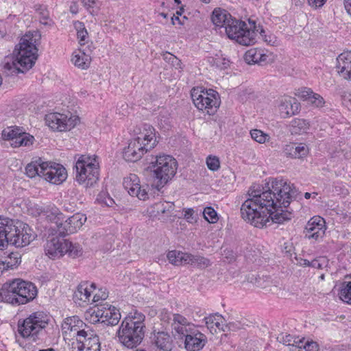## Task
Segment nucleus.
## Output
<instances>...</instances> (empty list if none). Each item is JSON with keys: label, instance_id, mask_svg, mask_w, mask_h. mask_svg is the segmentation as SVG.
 <instances>
[{"label": "nucleus", "instance_id": "nucleus-31", "mask_svg": "<svg viewBox=\"0 0 351 351\" xmlns=\"http://www.w3.org/2000/svg\"><path fill=\"white\" fill-rule=\"evenodd\" d=\"M91 289H95L94 283L84 282L80 283L74 293V299L84 302H89L91 296Z\"/></svg>", "mask_w": 351, "mask_h": 351}, {"label": "nucleus", "instance_id": "nucleus-27", "mask_svg": "<svg viewBox=\"0 0 351 351\" xmlns=\"http://www.w3.org/2000/svg\"><path fill=\"white\" fill-rule=\"evenodd\" d=\"M308 146L302 143H290L284 148L285 154L293 158H304L308 155Z\"/></svg>", "mask_w": 351, "mask_h": 351}, {"label": "nucleus", "instance_id": "nucleus-1", "mask_svg": "<svg viewBox=\"0 0 351 351\" xmlns=\"http://www.w3.org/2000/svg\"><path fill=\"white\" fill-rule=\"evenodd\" d=\"M297 194L293 184L282 179L272 180L271 187L263 192L259 186H252L248 191L249 197L241 205V217L254 227H266L269 222V212L279 204L289 205Z\"/></svg>", "mask_w": 351, "mask_h": 351}, {"label": "nucleus", "instance_id": "nucleus-47", "mask_svg": "<svg viewBox=\"0 0 351 351\" xmlns=\"http://www.w3.org/2000/svg\"><path fill=\"white\" fill-rule=\"evenodd\" d=\"M97 201L103 205L112 206L114 204V199L110 196L107 191H101L97 197Z\"/></svg>", "mask_w": 351, "mask_h": 351}, {"label": "nucleus", "instance_id": "nucleus-60", "mask_svg": "<svg viewBox=\"0 0 351 351\" xmlns=\"http://www.w3.org/2000/svg\"><path fill=\"white\" fill-rule=\"evenodd\" d=\"M308 266L313 268L320 269L322 267V263H320L319 260L314 259L311 262H308Z\"/></svg>", "mask_w": 351, "mask_h": 351}, {"label": "nucleus", "instance_id": "nucleus-26", "mask_svg": "<svg viewBox=\"0 0 351 351\" xmlns=\"http://www.w3.org/2000/svg\"><path fill=\"white\" fill-rule=\"evenodd\" d=\"M289 205L285 206L282 204H279L276 208L269 212V222L267 226L272 223H282L291 219L293 215L288 210H284L282 208H287Z\"/></svg>", "mask_w": 351, "mask_h": 351}, {"label": "nucleus", "instance_id": "nucleus-30", "mask_svg": "<svg viewBox=\"0 0 351 351\" xmlns=\"http://www.w3.org/2000/svg\"><path fill=\"white\" fill-rule=\"evenodd\" d=\"M74 65L82 69H87L91 62V56L85 49H78L73 52L71 58Z\"/></svg>", "mask_w": 351, "mask_h": 351}, {"label": "nucleus", "instance_id": "nucleus-10", "mask_svg": "<svg viewBox=\"0 0 351 351\" xmlns=\"http://www.w3.org/2000/svg\"><path fill=\"white\" fill-rule=\"evenodd\" d=\"M98 162L95 158L82 156L75 163L76 180L86 187L93 186L99 180Z\"/></svg>", "mask_w": 351, "mask_h": 351}, {"label": "nucleus", "instance_id": "nucleus-50", "mask_svg": "<svg viewBox=\"0 0 351 351\" xmlns=\"http://www.w3.org/2000/svg\"><path fill=\"white\" fill-rule=\"evenodd\" d=\"M206 165L210 170L215 171L220 167L219 159L217 156H208L206 158Z\"/></svg>", "mask_w": 351, "mask_h": 351}, {"label": "nucleus", "instance_id": "nucleus-5", "mask_svg": "<svg viewBox=\"0 0 351 351\" xmlns=\"http://www.w3.org/2000/svg\"><path fill=\"white\" fill-rule=\"evenodd\" d=\"M37 293V288L32 282L15 279L3 285L0 299L13 305H21L32 301Z\"/></svg>", "mask_w": 351, "mask_h": 351}, {"label": "nucleus", "instance_id": "nucleus-8", "mask_svg": "<svg viewBox=\"0 0 351 351\" xmlns=\"http://www.w3.org/2000/svg\"><path fill=\"white\" fill-rule=\"evenodd\" d=\"M248 25L243 21L232 18L224 28L229 38L235 40L240 45L248 46L255 43L256 32L258 31L254 21L250 19Z\"/></svg>", "mask_w": 351, "mask_h": 351}, {"label": "nucleus", "instance_id": "nucleus-21", "mask_svg": "<svg viewBox=\"0 0 351 351\" xmlns=\"http://www.w3.org/2000/svg\"><path fill=\"white\" fill-rule=\"evenodd\" d=\"M247 64H258L264 65L274 61V56L272 53L262 49L253 48L249 49L244 56Z\"/></svg>", "mask_w": 351, "mask_h": 351}, {"label": "nucleus", "instance_id": "nucleus-34", "mask_svg": "<svg viewBox=\"0 0 351 351\" xmlns=\"http://www.w3.org/2000/svg\"><path fill=\"white\" fill-rule=\"evenodd\" d=\"M309 123L303 119H294L290 124V131L292 134L306 133L309 129Z\"/></svg>", "mask_w": 351, "mask_h": 351}, {"label": "nucleus", "instance_id": "nucleus-39", "mask_svg": "<svg viewBox=\"0 0 351 351\" xmlns=\"http://www.w3.org/2000/svg\"><path fill=\"white\" fill-rule=\"evenodd\" d=\"M190 255V261L187 263V264H190L193 267H197L200 269H204L210 265V261L209 259L199 256V255H193L189 254Z\"/></svg>", "mask_w": 351, "mask_h": 351}, {"label": "nucleus", "instance_id": "nucleus-63", "mask_svg": "<svg viewBox=\"0 0 351 351\" xmlns=\"http://www.w3.org/2000/svg\"><path fill=\"white\" fill-rule=\"evenodd\" d=\"M0 269H8V268H7L4 258L0 259Z\"/></svg>", "mask_w": 351, "mask_h": 351}, {"label": "nucleus", "instance_id": "nucleus-20", "mask_svg": "<svg viewBox=\"0 0 351 351\" xmlns=\"http://www.w3.org/2000/svg\"><path fill=\"white\" fill-rule=\"evenodd\" d=\"M149 150L143 143H138L131 138L128 145L123 149V157L128 162H136Z\"/></svg>", "mask_w": 351, "mask_h": 351}, {"label": "nucleus", "instance_id": "nucleus-41", "mask_svg": "<svg viewBox=\"0 0 351 351\" xmlns=\"http://www.w3.org/2000/svg\"><path fill=\"white\" fill-rule=\"evenodd\" d=\"M278 339L280 342H282L285 345L291 346L297 348H298L300 344L302 343V339H299V337H295L291 335H280L279 337H278Z\"/></svg>", "mask_w": 351, "mask_h": 351}, {"label": "nucleus", "instance_id": "nucleus-35", "mask_svg": "<svg viewBox=\"0 0 351 351\" xmlns=\"http://www.w3.org/2000/svg\"><path fill=\"white\" fill-rule=\"evenodd\" d=\"M45 162L39 158L38 160L29 163L25 167L27 176L31 178H34L36 176L43 178V171L41 169V167Z\"/></svg>", "mask_w": 351, "mask_h": 351}, {"label": "nucleus", "instance_id": "nucleus-19", "mask_svg": "<svg viewBox=\"0 0 351 351\" xmlns=\"http://www.w3.org/2000/svg\"><path fill=\"white\" fill-rule=\"evenodd\" d=\"M123 185L131 196L136 197L140 200L148 199L147 186L145 187L140 184V180L137 175L130 173L124 178Z\"/></svg>", "mask_w": 351, "mask_h": 351}, {"label": "nucleus", "instance_id": "nucleus-29", "mask_svg": "<svg viewBox=\"0 0 351 351\" xmlns=\"http://www.w3.org/2000/svg\"><path fill=\"white\" fill-rule=\"evenodd\" d=\"M298 96L311 104L315 107L320 108L324 104V98L317 93H314L311 88L304 87L299 90Z\"/></svg>", "mask_w": 351, "mask_h": 351}, {"label": "nucleus", "instance_id": "nucleus-52", "mask_svg": "<svg viewBox=\"0 0 351 351\" xmlns=\"http://www.w3.org/2000/svg\"><path fill=\"white\" fill-rule=\"evenodd\" d=\"M108 293L106 289H104V290L99 289L98 292L94 294L93 302H99V300H104L108 298Z\"/></svg>", "mask_w": 351, "mask_h": 351}, {"label": "nucleus", "instance_id": "nucleus-12", "mask_svg": "<svg viewBox=\"0 0 351 351\" xmlns=\"http://www.w3.org/2000/svg\"><path fill=\"white\" fill-rule=\"evenodd\" d=\"M101 342L96 332L85 326L77 332L76 341L72 343L71 351H100Z\"/></svg>", "mask_w": 351, "mask_h": 351}, {"label": "nucleus", "instance_id": "nucleus-46", "mask_svg": "<svg viewBox=\"0 0 351 351\" xmlns=\"http://www.w3.org/2000/svg\"><path fill=\"white\" fill-rule=\"evenodd\" d=\"M256 29H258L257 32H259L265 42H266L268 45L271 46H276L279 44V41L276 36L273 34H266L265 31L260 25H256Z\"/></svg>", "mask_w": 351, "mask_h": 351}, {"label": "nucleus", "instance_id": "nucleus-6", "mask_svg": "<svg viewBox=\"0 0 351 351\" xmlns=\"http://www.w3.org/2000/svg\"><path fill=\"white\" fill-rule=\"evenodd\" d=\"M49 316L37 311L30 314L21 324L18 323L19 333L25 339L33 342L42 341L45 336V328L49 323Z\"/></svg>", "mask_w": 351, "mask_h": 351}, {"label": "nucleus", "instance_id": "nucleus-54", "mask_svg": "<svg viewBox=\"0 0 351 351\" xmlns=\"http://www.w3.org/2000/svg\"><path fill=\"white\" fill-rule=\"evenodd\" d=\"M168 56H169V62L171 63L173 66H174L176 69H178L180 72L182 70V62L180 60H179L173 54H168Z\"/></svg>", "mask_w": 351, "mask_h": 351}, {"label": "nucleus", "instance_id": "nucleus-4", "mask_svg": "<svg viewBox=\"0 0 351 351\" xmlns=\"http://www.w3.org/2000/svg\"><path fill=\"white\" fill-rule=\"evenodd\" d=\"M145 315L135 311L130 313L121 322L117 331L119 341L128 348L138 346L144 338L145 324Z\"/></svg>", "mask_w": 351, "mask_h": 351}, {"label": "nucleus", "instance_id": "nucleus-13", "mask_svg": "<svg viewBox=\"0 0 351 351\" xmlns=\"http://www.w3.org/2000/svg\"><path fill=\"white\" fill-rule=\"evenodd\" d=\"M46 124L54 131H67L73 128L79 122L77 116L70 115L69 117L64 114L52 112L46 114Z\"/></svg>", "mask_w": 351, "mask_h": 351}, {"label": "nucleus", "instance_id": "nucleus-3", "mask_svg": "<svg viewBox=\"0 0 351 351\" xmlns=\"http://www.w3.org/2000/svg\"><path fill=\"white\" fill-rule=\"evenodd\" d=\"M36 238L33 230L19 220L0 217V250L9 243L16 247L28 245Z\"/></svg>", "mask_w": 351, "mask_h": 351}, {"label": "nucleus", "instance_id": "nucleus-23", "mask_svg": "<svg viewBox=\"0 0 351 351\" xmlns=\"http://www.w3.org/2000/svg\"><path fill=\"white\" fill-rule=\"evenodd\" d=\"M95 313L96 317L98 318L97 321L107 325H117L121 319L119 311L112 306L108 307L103 306L101 308H98Z\"/></svg>", "mask_w": 351, "mask_h": 351}, {"label": "nucleus", "instance_id": "nucleus-9", "mask_svg": "<svg viewBox=\"0 0 351 351\" xmlns=\"http://www.w3.org/2000/svg\"><path fill=\"white\" fill-rule=\"evenodd\" d=\"M45 252L51 259L60 258L64 254H68L70 258H76L83 254L82 248L79 244L58 237L52 238L47 242Z\"/></svg>", "mask_w": 351, "mask_h": 351}, {"label": "nucleus", "instance_id": "nucleus-16", "mask_svg": "<svg viewBox=\"0 0 351 351\" xmlns=\"http://www.w3.org/2000/svg\"><path fill=\"white\" fill-rule=\"evenodd\" d=\"M41 169L43 171V178L51 184H60L67 178L66 169L58 163L45 162Z\"/></svg>", "mask_w": 351, "mask_h": 351}, {"label": "nucleus", "instance_id": "nucleus-24", "mask_svg": "<svg viewBox=\"0 0 351 351\" xmlns=\"http://www.w3.org/2000/svg\"><path fill=\"white\" fill-rule=\"evenodd\" d=\"M338 73L344 79L351 81V51H344L337 58Z\"/></svg>", "mask_w": 351, "mask_h": 351}, {"label": "nucleus", "instance_id": "nucleus-17", "mask_svg": "<svg viewBox=\"0 0 351 351\" xmlns=\"http://www.w3.org/2000/svg\"><path fill=\"white\" fill-rule=\"evenodd\" d=\"M138 143H143L149 149H153L158 141L156 140L155 129L149 124L137 126L134 130L132 138Z\"/></svg>", "mask_w": 351, "mask_h": 351}, {"label": "nucleus", "instance_id": "nucleus-44", "mask_svg": "<svg viewBox=\"0 0 351 351\" xmlns=\"http://www.w3.org/2000/svg\"><path fill=\"white\" fill-rule=\"evenodd\" d=\"M250 135L252 138L256 142L263 144L269 142L270 136L268 134L265 133L261 130L253 129L250 130Z\"/></svg>", "mask_w": 351, "mask_h": 351}, {"label": "nucleus", "instance_id": "nucleus-7", "mask_svg": "<svg viewBox=\"0 0 351 351\" xmlns=\"http://www.w3.org/2000/svg\"><path fill=\"white\" fill-rule=\"evenodd\" d=\"M153 173V178L158 189L163 187L176 173L178 165L176 160L170 155L156 156L148 167Z\"/></svg>", "mask_w": 351, "mask_h": 351}, {"label": "nucleus", "instance_id": "nucleus-59", "mask_svg": "<svg viewBox=\"0 0 351 351\" xmlns=\"http://www.w3.org/2000/svg\"><path fill=\"white\" fill-rule=\"evenodd\" d=\"M342 103L349 110H351V94L344 95Z\"/></svg>", "mask_w": 351, "mask_h": 351}, {"label": "nucleus", "instance_id": "nucleus-49", "mask_svg": "<svg viewBox=\"0 0 351 351\" xmlns=\"http://www.w3.org/2000/svg\"><path fill=\"white\" fill-rule=\"evenodd\" d=\"M56 228L58 234L60 235L61 237H64L67 234L73 233L69 232L70 228H71V227L69 224V221L67 220H65L64 222L61 223L56 222Z\"/></svg>", "mask_w": 351, "mask_h": 351}, {"label": "nucleus", "instance_id": "nucleus-25", "mask_svg": "<svg viewBox=\"0 0 351 351\" xmlns=\"http://www.w3.org/2000/svg\"><path fill=\"white\" fill-rule=\"evenodd\" d=\"M152 341L158 348L164 351H171L173 340L170 335L165 331H154L151 337Z\"/></svg>", "mask_w": 351, "mask_h": 351}, {"label": "nucleus", "instance_id": "nucleus-42", "mask_svg": "<svg viewBox=\"0 0 351 351\" xmlns=\"http://www.w3.org/2000/svg\"><path fill=\"white\" fill-rule=\"evenodd\" d=\"M4 259L8 269H12L18 266L21 262V256L18 252L10 253L7 256L4 257Z\"/></svg>", "mask_w": 351, "mask_h": 351}, {"label": "nucleus", "instance_id": "nucleus-37", "mask_svg": "<svg viewBox=\"0 0 351 351\" xmlns=\"http://www.w3.org/2000/svg\"><path fill=\"white\" fill-rule=\"evenodd\" d=\"M71 227L70 232H76L86 221V217L82 213H76L66 219Z\"/></svg>", "mask_w": 351, "mask_h": 351}, {"label": "nucleus", "instance_id": "nucleus-62", "mask_svg": "<svg viewBox=\"0 0 351 351\" xmlns=\"http://www.w3.org/2000/svg\"><path fill=\"white\" fill-rule=\"evenodd\" d=\"M343 2L348 14L351 16V0H343Z\"/></svg>", "mask_w": 351, "mask_h": 351}, {"label": "nucleus", "instance_id": "nucleus-32", "mask_svg": "<svg viewBox=\"0 0 351 351\" xmlns=\"http://www.w3.org/2000/svg\"><path fill=\"white\" fill-rule=\"evenodd\" d=\"M212 21L217 27H224L232 19V16L225 10L215 9L212 14Z\"/></svg>", "mask_w": 351, "mask_h": 351}, {"label": "nucleus", "instance_id": "nucleus-64", "mask_svg": "<svg viewBox=\"0 0 351 351\" xmlns=\"http://www.w3.org/2000/svg\"><path fill=\"white\" fill-rule=\"evenodd\" d=\"M317 195V193H304V197L306 199H309L311 198L312 196L313 198H315L316 196Z\"/></svg>", "mask_w": 351, "mask_h": 351}, {"label": "nucleus", "instance_id": "nucleus-22", "mask_svg": "<svg viewBox=\"0 0 351 351\" xmlns=\"http://www.w3.org/2000/svg\"><path fill=\"white\" fill-rule=\"evenodd\" d=\"M184 348L188 351H198L205 346L207 339L206 336L199 332L196 327L191 332L185 335Z\"/></svg>", "mask_w": 351, "mask_h": 351}, {"label": "nucleus", "instance_id": "nucleus-55", "mask_svg": "<svg viewBox=\"0 0 351 351\" xmlns=\"http://www.w3.org/2000/svg\"><path fill=\"white\" fill-rule=\"evenodd\" d=\"M217 318H222L221 315H210L208 317H206L204 318L206 325L208 328H213L216 322Z\"/></svg>", "mask_w": 351, "mask_h": 351}, {"label": "nucleus", "instance_id": "nucleus-38", "mask_svg": "<svg viewBox=\"0 0 351 351\" xmlns=\"http://www.w3.org/2000/svg\"><path fill=\"white\" fill-rule=\"evenodd\" d=\"M279 111L283 118L294 114L291 100L289 97H284L280 100Z\"/></svg>", "mask_w": 351, "mask_h": 351}, {"label": "nucleus", "instance_id": "nucleus-48", "mask_svg": "<svg viewBox=\"0 0 351 351\" xmlns=\"http://www.w3.org/2000/svg\"><path fill=\"white\" fill-rule=\"evenodd\" d=\"M203 215L204 219L209 223H215L218 221L217 212L211 207H206L204 209Z\"/></svg>", "mask_w": 351, "mask_h": 351}, {"label": "nucleus", "instance_id": "nucleus-28", "mask_svg": "<svg viewBox=\"0 0 351 351\" xmlns=\"http://www.w3.org/2000/svg\"><path fill=\"white\" fill-rule=\"evenodd\" d=\"M174 210V204L171 202H158L147 208V213L151 217H158L172 212Z\"/></svg>", "mask_w": 351, "mask_h": 351}, {"label": "nucleus", "instance_id": "nucleus-45", "mask_svg": "<svg viewBox=\"0 0 351 351\" xmlns=\"http://www.w3.org/2000/svg\"><path fill=\"white\" fill-rule=\"evenodd\" d=\"M75 27L77 30V36L81 45H84L88 39V32L85 29L84 23L76 22Z\"/></svg>", "mask_w": 351, "mask_h": 351}, {"label": "nucleus", "instance_id": "nucleus-2", "mask_svg": "<svg viewBox=\"0 0 351 351\" xmlns=\"http://www.w3.org/2000/svg\"><path fill=\"white\" fill-rule=\"evenodd\" d=\"M40 35L37 32H28L21 39L16 58H6L3 62V69L7 75L24 73L31 69L38 57L36 45Z\"/></svg>", "mask_w": 351, "mask_h": 351}, {"label": "nucleus", "instance_id": "nucleus-14", "mask_svg": "<svg viewBox=\"0 0 351 351\" xmlns=\"http://www.w3.org/2000/svg\"><path fill=\"white\" fill-rule=\"evenodd\" d=\"M162 320L171 319V332L175 338L183 339L185 335L194 329L195 326L184 316L179 313H173L169 317L167 312L161 313Z\"/></svg>", "mask_w": 351, "mask_h": 351}, {"label": "nucleus", "instance_id": "nucleus-43", "mask_svg": "<svg viewBox=\"0 0 351 351\" xmlns=\"http://www.w3.org/2000/svg\"><path fill=\"white\" fill-rule=\"evenodd\" d=\"M339 298L344 302L351 304V281L342 284Z\"/></svg>", "mask_w": 351, "mask_h": 351}, {"label": "nucleus", "instance_id": "nucleus-11", "mask_svg": "<svg viewBox=\"0 0 351 351\" xmlns=\"http://www.w3.org/2000/svg\"><path fill=\"white\" fill-rule=\"evenodd\" d=\"M191 95L196 108L199 110L206 111L208 114H213L220 106L219 95L213 89L196 87L191 90Z\"/></svg>", "mask_w": 351, "mask_h": 351}, {"label": "nucleus", "instance_id": "nucleus-57", "mask_svg": "<svg viewBox=\"0 0 351 351\" xmlns=\"http://www.w3.org/2000/svg\"><path fill=\"white\" fill-rule=\"evenodd\" d=\"M184 218L187 220V221L192 223L195 221V218L194 217V210L192 208H188L184 210Z\"/></svg>", "mask_w": 351, "mask_h": 351}, {"label": "nucleus", "instance_id": "nucleus-56", "mask_svg": "<svg viewBox=\"0 0 351 351\" xmlns=\"http://www.w3.org/2000/svg\"><path fill=\"white\" fill-rule=\"evenodd\" d=\"M230 61L226 58H216L215 64L220 69H226L229 66Z\"/></svg>", "mask_w": 351, "mask_h": 351}, {"label": "nucleus", "instance_id": "nucleus-58", "mask_svg": "<svg viewBox=\"0 0 351 351\" xmlns=\"http://www.w3.org/2000/svg\"><path fill=\"white\" fill-rule=\"evenodd\" d=\"M326 1V0H308L309 5L315 8H321Z\"/></svg>", "mask_w": 351, "mask_h": 351}, {"label": "nucleus", "instance_id": "nucleus-36", "mask_svg": "<svg viewBox=\"0 0 351 351\" xmlns=\"http://www.w3.org/2000/svg\"><path fill=\"white\" fill-rule=\"evenodd\" d=\"M76 323L82 324V322L79 320L76 316L66 318L62 325L63 332L66 334L73 332V335L77 336V332L82 329L78 328Z\"/></svg>", "mask_w": 351, "mask_h": 351}, {"label": "nucleus", "instance_id": "nucleus-15", "mask_svg": "<svg viewBox=\"0 0 351 351\" xmlns=\"http://www.w3.org/2000/svg\"><path fill=\"white\" fill-rule=\"evenodd\" d=\"M2 138L10 141L14 147L32 145L34 138L29 134L22 132L18 127H8L2 131Z\"/></svg>", "mask_w": 351, "mask_h": 351}, {"label": "nucleus", "instance_id": "nucleus-61", "mask_svg": "<svg viewBox=\"0 0 351 351\" xmlns=\"http://www.w3.org/2000/svg\"><path fill=\"white\" fill-rule=\"evenodd\" d=\"M82 3L88 8H93L96 4L95 0H82Z\"/></svg>", "mask_w": 351, "mask_h": 351}, {"label": "nucleus", "instance_id": "nucleus-18", "mask_svg": "<svg viewBox=\"0 0 351 351\" xmlns=\"http://www.w3.org/2000/svg\"><path fill=\"white\" fill-rule=\"evenodd\" d=\"M326 230V221L319 216L312 217L306 223L304 230L305 237L315 241L322 240Z\"/></svg>", "mask_w": 351, "mask_h": 351}, {"label": "nucleus", "instance_id": "nucleus-40", "mask_svg": "<svg viewBox=\"0 0 351 351\" xmlns=\"http://www.w3.org/2000/svg\"><path fill=\"white\" fill-rule=\"evenodd\" d=\"M36 13L40 17V22L45 25H50L51 24V19L49 17V12L46 6L43 5H35Z\"/></svg>", "mask_w": 351, "mask_h": 351}, {"label": "nucleus", "instance_id": "nucleus-53", "mask_svg": "<svg viewBox=\"0 0 351 351\" xmlns=\"http://www.w3.org/2000/svg\"><path fill=\"white\" fill-rule=\"evenodd\" d=\"M241 328V324L239 322H229L225 326L221 328L223 332L227 331H237Z\"/></svg>", "mask_w": 351, "mask_h": 351}, {"label": "nucleus", "instance_id": "nucleus-51", "mask_svg": "<svg viewBox=\"0 0 351 351\" xmlns=\"http://www.w3.org/2000/svg\"><path fill=\"white\" fill-rule=\"evenodd\" d=\"M302 343L299 346L298 349H304L305 351H318V345L315 341H304V339H302ZM301 351V350H299Z\"/></svg>", "mask_w": 351, "mask_h": 351}, {"label": "nucleus", "instance_id": "nucleus-33", "mask_svg": "<svg viewBox=\"0 0 351 351\" xmlns=\"http://www.w3.org/2000/svg\"><path fill=\"white\" fill-rule=\"evenodd\" d=\"M167 257L169 263L174 265H186L189 261H190L189 253L182 252L180 251H169Z\"/></svg>", "mask_w": 351, "mask_h": 351}]
</instances>
